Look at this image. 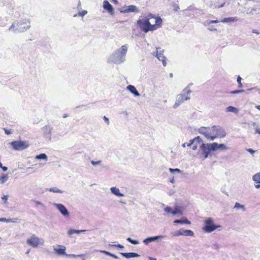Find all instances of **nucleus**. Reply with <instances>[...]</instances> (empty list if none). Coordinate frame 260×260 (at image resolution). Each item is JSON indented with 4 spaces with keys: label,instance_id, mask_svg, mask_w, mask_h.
<instances>
[{
    "label": "nucleus",
    "instance_id": "13d9d810",
    "mask_svg": "<svg viewBox=\"0 0 260 260\" xmlns=\"http://www.w3.org/2000/svg\"><path fill=\"white\" fill-rule=\"evenodd\" d=\"M36 204L37 205H41V203L40 202H38V201H36Z\"/></svg>",
    "mask_w": 260,
    "mask_h": 260
},
{
    "label": "nucleus",
    "instance_id": "0e129e2a",
    "mask_svg": "<svg viewBox=\"0 0 260 260\" xmlns=\"http://www.w3.org/2000/svg\"><path fill=\"white\" fill-rule=\"evenodd\" d=\"M225 134H224V135H223L222 136H220V137H224V136H225Z\"/></svg>",
    "mask_w": 260,
    "mask_h": 260
},
{
    "label": "nucleus",
    "instance_id": "b1692460",
    "mask_svg": "<svg viewBox=\"0 0 260 260\" xmlns=\"http://www.w3.org/2000/svg\"><path fill=\"white\" fill-rule=\"evenodd\" d=\"M127 47L126 45H123L120 48V51L122 55H125L126 53Z\"/></svg>",
    "mask_w": 260,
    "mask_h": 260
},
{
    "label": "nucleus",
    "instance_id": "e2e57ef3",
    "mask_svg": "<svg viewBox=\"0 0 260 260\" xmlns=\"http://www.w3.org/2000/svg\"><path fill=\"white\" fill-rule=\"evenodd\" d=\"M2 164L0 162V168H2Z\"/></svg>",
    "mask_w": 260,
    "mask_h": 260
},
{
    "label": "nucleus",
    "instance_id": "69168bd1",
    "mask_svg": "<svg viewBox=\"0 0 260 260\" xmlns=\"http://www.w3.org/2000/svg\"><path fill=\"white\" fill-rule=\"evenodd\" d=\"M256 125V123H253V125Z\"/></svg>",
    "mask_w": 260,
    "mask_h": 260
},
{
    "label": "nucleus",
    "instance_id": "603ef678",
    "mask_svg": "<svg viewBox=\"0 0 260 260\" xmlns=\"http://www.w3.org/2000/svg\"><path fill=\"white\" fill-rule=\"evenodd\" d=\"M252 32L256 34H259L258 31L257 30H256V29H253Z\"/></svg>",
    "mask_w": 260,
    "mask_h": 260
},
{
    "label": "nucleus",
    "instance_id": "473e14b6",
    "mask_svg": "<svg viewBox=\"0 0 260 260\" xmlns=\"http://www.w3.org/2000/svg\"><path fill=\"white\" fill-rule=\"evenodd\" d=\"M244 91V90H236L231 91L230 93L237 94V93L243 92Z\"/></svg>",
    "mask_w": 260,
    "mask_h": 260
},
{
    "label": "nucleus",
    "instance_id": "dca6fc26",
    "mask_svg": "<svg viewBox=\"0 0 260 260\" xmlns=\"http://www.w3.org/2000/svg\"><path fill=\"white\" fill-rule=\"evenodd\" d=\"M174 222L175 223H181V224H190L191 222L187 219L186 217H183L181 219L179 220L177 219L175 220Z\"/></svg>",
    "mask_w": 260,
    "mask_h": 260
},
{
    "label": "nucleus",
    "instance_id": "423d86ee",
    "mask_svg": "<svg viewBox=\"0 0 260 260\" xmlns=\"http://www.w3.org/2000/svg\"><path fill=\"white\" fill-rule=\"evenodd\" d=\"M27 243L30 246L37 247L39 245H42L44 241L42 239H40L35 235H32L29 238L27 239Z\"/></svg>",
    "mask_w": 260,
    "mask_h": 260
},
{
    "label": "nucleus",
    "instance_id": "c9c22d12",
    "mask_svg": "<svg viewBox=\"0 0 260 260\" xmlns=\"http://www.w3.org/2000/svg\"><path fill=\"white\" fill-rule=\"evenodd\" d=\"M85 255V254H78V255H76V254H71L70 256L72 257H82V256H84Z\"/></svg>",
    "mask_w": 260,
    "mask_h": 260
},
{
    "label": "nucleus",
    "instance_id": "9b49d317",
    "mask_svg": "<svg viewBox=\"0 0 260 260\" xmlns=\"http://www.w3.org/2000/svg\"><path fill=\"white\" fill-rule=\"evenodd\" d=\"M124 13H128V12H138L139 11L138 8L136 6L134 5H130L123 7Z\"/></svg>",
    "mask_w": 260,
    "mask_h": 260
},
{
    "label": "nucleus",
    "instance_id": "4be33fe9",
    "mask_svg": "<svg viewBox=\"0 0 260 260\" xmlns=\"http://www.w3.org/2000/svg\"><path fill=\"white\" fill-rule=\"evenodd\" d=\"M8 179V175L7 174H3L0 177V183L3 184L6 182Z\"/></svg>",
    "mask_w": 260,
    "mask_h": 260
},
{
    "label": "nucleus",
    "instance_id": "aec40b11",
    "mask_svg": "<svg viewBox=\"0 0 260 260\" xmlns=\"http://www.w3.org/2000/svg\"><path fill=\"white\" fill-rule=\"evenodd\" d=\"M254 181L257 183H260V172L254 175L252 177Z\"/></svg>",
    "mask_w": 260,
    "mask_h": 260
},
{
    "label": "nucleus",
    "instance_id": "3c124183",
    "mask_svg": "<svg viewBox=\"0 0 260 260\" xmlns=\"http://www.w3.org/2000/svg\"><path fill=\"white\" fill-rule=\"evenodd\" d=\"M110 256L113 257L114 258H116V259H117L118 258L117 255H115L114 254H110Z\"/></svg>",
    "mask_w": 260,
    "mask_h": 260
},
{
    "label": "nucleus",
    "instance_id": "20e7f679",
    "mask_svg": "<svg viewBox=\"0 0 260 260\" xmlns=\"http://www.w3.org/2000/svg\"><path fill=\"white\" fill-rule=\"evenodd\" d=\"M205 226L203 228V230L206 233H211L218 228H220L219 225L214 224L213 220L211 218H208L205 221Z\"/></svg>",
    "mask_w": 260,
    "mask_h": 260
},
{
    "label": "nucleus",
    "instance_id": "052dcab7",
    "mask_svg": "<svg viewBox=\"0 0 260 260\" xmlns=\"http://www.w3.org/2000/svg\"><path fill=\"white\" fill-rule=\"evenodd\" d=\"M209 29H210V30H216V29H215V28H213V27H211V28H209Z\"/></svg>",
    "mask_w": 260,
    "mask_h": 260
},
{
    "label": "nucleus",
    "instance_id": "0eeeda50",
    "mask_svg": "<svg viewBox=\"0 0 260 260\" xmlns=\"http://www.w3.org/2000/svg\"><path fill=\"white\" fill-rule=\"evenodd\" d=\"M181 235L186 236H193L194 235V233L193 231L190 230H183L181 229L176 231L174 234V236H179Z\"/></svg>",
    "mask_w": 260,
    "mask_h": 260
},
{
    "label": "nucleus",
    "instance_id": "6e6d98bb",
    "mask_svg": "<svg viewBox=\"0 0 260 260\" xmlns=\"http://www.w3.org/2000/svg\"><path fill=\"white\" fill-rule=\"evenodd\" d=\"M224 3H223L222 4H221V5L220 6H217L218 8H220V7H222L224 6Z\"/></svg>",
    "mask_w": 260,
    "mask_h": 260
},
{
    "label": "nucleus",
    "instance_id": "79ce46f5",
    "mask_svg": "<svg viewBox=\"0 0 260 260\" xmlns=\"http://www.w3.org/2000/svg\"><path fill=\"white\" fill-rule=\"evenodd\" d=\"M179 9V7L177 5H174V10L175 11H178V10Z\"/></svg>",
    "mask_w": 260,
    "mask_h": 260
},
{
    "label": "nucleus",
    "instance_id": "09e8293b",
    "mask_svg": "<svg viewBox=\"0 0 260 260\" xmlns=\"http://www.w3.org/2000/svg\"><path fill=\"white\" fill-rule=\"evenodd\" d=\"M256 133L260 134V128L257 127L255 128Z\"/></svg>",
    "mask_w": 260,
    "mask_h": 260
},
{
    "label": "nucleus",
    "instance_id": "2f4dec72",
    "mask_svg": "<svg viewBox=\"0 0 260 260\" xmlns=\"http://www.w3.org/2000/svg\"><path fill=\"white\" fill-rule=\"evenodd\" d=\"M234 208L238 209L240 208L244 209V206L243 205H240L239 203L237 202L235 205Z\"/></svg>",
    "mask_w": 260,
    "mask_h": 260
},
{
    "label": "nucleus",
    "instance_id": "8fccbe9b",
    "mask_svg": "<svg viewBox=\"0 0 260 260\" xmlns=\"http://www.w3.org/2000/svg\"><path fill=\"white\" fill-rule=\"evenodd\" d=\"M100 161H91V164L93 165L99 164H100Z\"/></svg>",
    "mask_w": 260,
    "mask_h": 260
},
{
    "label": "nucleus",
    "instance_id": "39448f33",
    "mask_svg": "<svg viewBox=\"0 0 260 260\" xmlns=\"http://www.w3.org/2000/svg\"><path fill=\"white\" fill-rule=\"evenodd\" d=\"M13 148L15 150H22L28 147L29 144L26 141H14L10 143Z\"/></svg>",
    "mask_w": 260,
    "mask_h": 260
},
{
    "label": "nucleus",
    "instance_id": "c03bdc74",
    "mask_svg": "<svg viewBox=\"0 0 260 260\" xmlns=\"http://www.w3.org/2000/svg\"><path fill=\"white\" fill-rule=\"evenodd\" d=\"M104 119L107 123V124L109 123V119L107 117L104 116Z\"/></svg>",
    "mask_w": 260,
    "mask_h": 260
},
{
    "label": "nucleus",
    "instance_id": "ea45409f",
    "mask_svg": "<svg viewBox=\"0 0 260 260\" xmlns=\"http://www.w3.org/2000/svg\"><path fill=\"white\" fill-rule=\"evenodd\" d=\"M2 200L5 201V203H7V200H8V196L6 195H4L2 197Z\"/></svg>",
    "mask_w": 260,
    "mask_h": 260
},
{
    "label": "nucleus",
    "instance_id": "58836bf2",
    "mask_svg": "<svg viewBox=\"0 0 260 260\" xmlns=\"http://www.w3.org/2000/svg\"><path fill=\"white\" fill-rule=\"evenodd\" d=\"M4 131H5V134H7V135H10L11 134V132L10 130H9V129H7L5 128H4Z\"/></svg>",
    "mask_w": 260,
    "mask_h": 260
},
{
    "label": "nucleus",
    "instance_id": "bb28decb",
    "mask_svg": "<svg viewBox=\"0 0 260 260\" xmlns=\"http://www.w3.org/2000/svg\"><path fill=\"white\" fill-rule=\"evenodd\" d=\"M19 219L17 218H9V219H7V222H19Z\"/></svg>",
    "mask_w": 260,
    "mask_h": 260
},
{
    "label": "nucleus",
    "instance_id": "393cba45",
    "mask_svg": "<svg viewBox=\"0 0 260 260\" xmlns=\"http://www.w3.org/2000/svg\"><path fill=\"white\" fill-rule=\"evenodd\" d=\"M226 111L228 112H234V113L238 112V109L233 106H229V107H227Z\"/></svg>",
    "mask_w": 260,
    "mask_h": 260
},
{
    "label": "nucleus",
    "instance_id": "cd10ccee",
    "mask_svg": "<svg viewBox=\"0 0 260 260\" xmlns=\"http://www.w3.org/2000/svg\"><path fill=\"white\" fill-rule=\"evenodd\" d=\"M80 233V231H78V230H73V229H70L69 230L68 233L69 235H72L73 234H75V233Z\"/></svg>",
    "mask_w": 260,
    "mask_h": 260
},
{
    "label": "nucleus",
    "instance_id": "864d4df0",
    "mask_svg": "<svg viewBox=\"0 0 260 260\" xmlns=\"http://www.w3.org/2000/svg\"><path fill=\"white\" fill-rule=\"evenodd\" d=\"M4 171H6L8 170V168L6 167H3L2 166V168H1Z\"/></svg>",
    "mask_w": 260,
    "mask_h": 260
},
{
    "label": "nucleus",
    "instance_id": "a19ab883",
    "mask_svg": "<svg viewBox=\"0 0 260 260\" xmlns=\"http://www.w3.org/2000/svg\"><path fill=\"white\" fill-rule=\"evenodd\" d=\"M220 22L219 20H211L209 21V23H217Z\"/></svg>",
    "mask_w": 260,
    "mask_h": 260
},
{
    "label": "nucleus",
    "instance_id": "4d7b16f0",
    "mask_svg": "<svg viewBox=\"0 0 260 260\" xmlns=\"http://www.w3.org/2000/svg\"><path fill=\"white\" fill-rule=\"evenodd\" d=\"M255 187L256 188H259L260 187V185L259 184L255 185Z\"/></svg>",
    "mask_w": 260,
    "mask_h": 260
},
{
    "label": "nucleus",
    "instance_id": "f3484780",
    "mask_svg": "<svg viewBox=\"0 0 260 260\" xmlns=\"http://www.w3.org/2000/svg\"><path fill=\"white\" fill-rule=\"evenodd\" d=\"M120 254L126 258L134 257H137V256H139L138 253H135V252H129V253L121 252Z\"/></svg>",
    "mask_w": 260,
    "mask_h": 260
},
{
    "label": "nucleus",
    "instance_id": "412c9836",
    "mask_svg": "<svg viewBox=\"0 0 260 260\" xmlns=\"http://www.w3.org/2000/svg\"><path fill=\"white\" fill-rule=\"evenodd\" d=\"M66 247L63 246L62 248L55 249V251L59 254H65Z\"/></svg>",
    "mask_w": 260,
    "mask_h": 260
},
{
    "label": "nucleus",
    "instance_id": "9d476101",
    "mask_svg": "<svg viewBox=\"0 0 260 260\" xmlns=\"http://www.w3.org/2000/svg\"><path fill=\"white\" fill-rule=\"evenodd\" d=\"M56 207L63 215L65 216H69V212L64 205L58 204L56 205Z\"/></svg>",
    "mask_w": 260,
    "mask_h": 260
},
{
    "label": "nucleus",
    "instance_id": "ddd939ff",
    "mask_svg": "<svg viewBox=\"0 0 260 260\" xmlns=\"http://www.w3.org/2000/svg\"><path fill=\"white\" fill-rule=\"evenodd\" d=\"M156 56L159 60L162 61L163 65L164 66H166L167 61L166 60V58L163 54V51H161V52H158V51L157 50Z\"/></svg>",
    "mask_w": 260,
    "mask_h": 260
},
{
    "label": "nucleus",
    "instance_id": "49530a36",
    "mask_svg": "<svg viewBox=\"0 0 260 260\" xmlns=\"http://www.w3.org/2000/svg\"><path fill=\"white\" fill-rule=\"evenodd\" d=\"M114 246L119 248H123L124 247L121 244H117Z\"/></svg>",
    "mask_w": 260,
    "mask_h": 260
},
{
    "label": "nucleus",
    "instance_id": "2eb2a0df",
    "mask_svg": "<svg viewBox=\"0 0 260 260\" xmlns=\"http://www.w3.org/2000/svg\"><path fill=\"white\" fill-rule=\"evenodd\" d=\"M127 89L132 93H133L135 96H139L140 94L138 91L137 90L136 87L132 85H128L127 86Z\"/></svg>",
    "mask_w": 260,
    "mask_h": 260
},
{
    "label": "nucleus",
    "instance_id": "680f3d73",
    "mask_svg": "<svg viewBox=\"0 0 260 260\" xmlns=\"http://www.w3.org/2000/svg\"><path fill=\"white\" fill-rule=\"evenodd\" d=\"M150 260H156V259L154 258H150Z\"/></svg>",
    "mask_w": 260,
    "mask_h": 260
},
{
    "label": "nucleus",
    "instance_id": "a18cd8bd",
    "mask_svg": "<svg viewBox=\"0 0 260 260\" xmlns=\"http://www.w3.org/2000/svg\"><path fill=\"white\" fill-rule=\"evenodd\" d=\"M247 151L251 154H253L255 152V151L251 149H248Z\"/></svg>",
    "mask_w": 260,
    "mask_h": 260
},
{
    "label": "nucleus",
    "instance_id": "e433bc0d",
    "mask_svg": "<svg viewBox=\"0 0 260 260\" xmlns=\"http://www.w3.org/2000/svg\"><path fill=\"white\" fill-rule=\"evenodd\" d=\"M165 211L167 213H172V209L170 207H167L166 208H165Z\"/></svg>",
    "mask_w": 260,
    "mask_h": 260
},
{
    "label": "nucleus",
    "instance_id": "1a4fd4ad",
    "mask_svg": "<svg viewBox=\"0 0 260 260\" xmlns=\"http://www.w3.org/2000/svg\"><path fill=\"white\" fill-rule=\"evenodd\" d=\"M209 150H212L213 151L216 150L217 149L226 150L228 149L226 146L223 144H218L216 142L210 144L209 145Z\"/></svg>",
    "mask_w": 260,
    "mask_h": 260
},
{
    "label": "nucleus",
    "instance_id": "72a5a7b5",
    "mask_svg": "<svg viewBox=\"0 0 260 260\" xmlns=\"http://www.w3.org/2000/svg\"><path fill=\"white\" fill-rule=\"evenodd\" d=\"M181 213V211L178 209V208H175V210H172V214H173V215H176L177 214H178V213Z\"/></svg>",
    "mask_w": 260,
    "mask_h": 260
},
{
    "label": "nucleus",
    "instance_id": "4468645a",
    "mask_svg": "<svg viewBox=\"0 0 260 260\" xmlns=\"http://www.w3.org/2000/svg\"><path fill=\"white\" fill-rule=\"evenodd\" d=\"M162 236H157L155 237H149L144 240L143 243L148 245L149 243L154 241L155 240L162 238Z\"/></svg>",
    "mask_w": 260,
    "mask_h": 260
},
{
    "label": "nucleus",
    "instance_id": "5fc2aeb1",
    "mask_svg": "<svg viewBox=\"0 0 260 260\" xmlns=\"http://www.w3.org/2000/svg\"><path fill=\"white\" fill-rule=\"evenodd\" d=\"M255 108L258 109V110H260V105H257L255 106Z\"/></svg>",
    "mask_w": 260,
    "mask_h": 260
},
{
    "label": "nucleus",
    "instance_id": "7ed1b4c3",
    "mask_svg": "<svg viewBox=\"0 0 260 260\" xmlns=\"http://www.w3.org/2000/svg\"><path fill=\"white\" fill-rule=\"evenodd\" d=\"M194 142H197L199 143L200 148L203 151V154L205 158L208 157L209 153L212 150H209V145L210 144H205L203 143L202 139L199 137H196L193 139L190 140L189 143L187 144V146L190 147Z\"/></svg>",
    "mask_w": 260,
    "mask_h": 260
},
{
    "label": "nucleus",
    "instance_id": "f03ea898",
    "mask_svg": "<svg viewBox=\"0 0 260 260\" xmlns=\"http://www.w3.org/2000/svg\"><path fill=\"white\" fill-rule=\"evenodd\" d=\"M199 132L207 139L211 140H213L219 137V134L217 133V129L215 126L211 128L204 127H201L199 129Z\"/></svg>",
    "mask_w": 260,
    "mask_h": 260
},
{
    "label": "nucleus",
    "instance_id": "f704fd0d",
    "mask_svg": "<svg viewBox=\"0 0 260 260\" xmlns=\"http://www.w3.org/2000/svg\"><path fill=\"white\" fill-rule=\"evenodd\" d=\"M191 145H193L192 146V149L196 150L197 149L198 147L199 146V144L197 142H194Z\"/></svg>",
    "mask_w": 260,
    "mask_h": 260
},
{
    "label": "nucleus",
    "instance_id": "338daca9",
    "mask_svg": "<svg viewBox=\"0 0 260 260\" xmlns=\"http://www.w3.org/2000/svg\"><path fill=\"white\" fill-rule=\"evenodd\" d=\"M45 128L47 129V128H48V127H47V126H46L45 127Z\"/></svg>",
    "mask_w": 260,
    "mask_h": 260
},
{
    "label": "nucleus",
    "instance_id": "6ab92c4d",
    "mask_svg": "<svg viewBox=\"0 0 260 260\" xmlns=\"http://www.w3.org/2000/svg\"><path fill=\"white\" fill-rule=\"evenodd\" d=\"M111 190L113 194H115L118 197L123 196V194L120 192L119 189L115 187H113L111 188Z\"/></svg>",
    "mask_w": 260,
    "mask_h": 260
},
{
    "label": "nucleus",
    "instance_id": "bf43d9fd",
    "mask_svg": "<svg viewBox=\"0 0 260 260\" xmlns=\"http://www.w3.org/2000/svg\"><path fill=\"white\" fill-rule=\"evenodd\" d=\"M209 29H210V30H216V29H215V28H213V27H211V28H209Z\"/></svg>",
    "mask_w": 260,
    "mask_h": 260
},
{
    "label": "nucleus",
    "instance_id": "6e6552de",
    "mask_svg": "<svg viewBox=\"0 0 260 260\" xmlns=\"http://www.w3.org/2000/svg\"><path fill=\"white\" fill-rule=\"evenodd\" d=\"M189 99V98L185 93H182V94H179L178 95L176 102L174 105V108L177 107L182 103H183V102H184L186 100H187Z\"/></svg>",
    "mask_w": 260,
    "mask_h": 260
},
{
    "label": "nucleus",
    "instance_id": "5701e85b",
    "mask_svg": "<svg viewBox=\"0 0 260 260\" xmlns=\"http://www.w3.org/2000/svg\"><path fill=\"white\" fill-rule=\"evenodd\" d=\"M36 159H47V156L46 154L45 153H41L39 155H37L35 157Z\"/></svg>",
    "mask_w": 260,
    "mask_h": 260
},
{
    "label": "nucleus",
    "instance_id": "37998d69",
    "mask_svg": "<svg viewBox=\"0 0 260 260\" xmlns=\"http://www.w3.org/2000/svg\"><path fill=\"white\" fill-rule=\"evenodd\" d=\"M0 221L7 222V219H6V218H0Z\"/></svg>",
    "mask_w": 260,
    "mask_h": 260
},
{
    "label": "nucleus",
    "instance_id": "c756f323",
    "mask_svg": "<svg viewBox=\"0 0 260 260\" xmlns=\"http://www.w3.org/2000/svg\"><path fill=\"white\" fill-rule=\"evenodd\" d=\"M242 78L240 77V76H238L237 77V82L239 84L238 87L239 88H241L243 87V84L241 83Z\"/></svg>",
    "mask_w": 260,
    "mask_h": 260
},
{
    "label": "nucleus",
    "instance_id": "c85d7f7f",
    "mask_svg": "<svg viewBox=\"0 0 260 260\" xmlns=\"http://www.w3.org/2000/svg\"><path fill=\"white\" fill-rule=\"evenodd\" d=\"M127 240L131 242L132 244L135 245L139 244V242L138 241L133 240L130 237L127 238Z\"/></svg>",
    "mask_w": 260,
    "mask_h": 260
},
{
    "label": "nucleus",
    "instance_id": "4c0bfd02",
    "mask_svg": "<svg viewBox=\"0 0 260 260\" xmlns=\"http://www.w3.org/2000/svg\"><path fill=\"white\" fill-rule=\"evenodd\" d=\"M86 13H87V11H86L84 10V11H82V12H79V14H78V15H79V16H84Z\"/></svg>",
    "mask_w": 260,
    "mask_h": 260
},
{
    "label": "nucleus",
    "instance_id": "7c9ffc66",
    "mask_svg": "<svg viewBox=\"0 0 260 260\" xmlns=\"http://www.w3.org/2000/svg\"><path fill=\"white\" fill-rule=\"evenodd\" d=\"M169 171L172 173H175V172H177V173H180L181 172V170L180 169H179L170 168L169 169Z\"/></svg>",
    "mask_w": 260,
    "mask_h": 260
},
{
    "label": "nucleus",
    "instance_id": "de8ad7c7",
    "mask_svg": "<svg viewBox=\"0 0 260 260\" xmlns=\"http://www.w3.org/2000/svg\"><path fill=\"white\" fill-rule=\"evenodd\" d=\"M102 252H103V253H105V254H107V255H110V254H112V253H110V252H107V251H105V250L102 251Z\"/></svg>",
    "mask_w": 260,
    "mask_h": 260
},
{
    "label": "nucleus",
    "instance_id": "a211bd4d",
    "mask_svg": "<svg viewBox=\"0 0 260 260\" xmlns=\"http://www.w3.org/2000/svg\"><path fill=\"white\" fill-rule=\"evenodd\" d=\"M238 21V18L236 17H229L225 18L222 19L220 22L223 23H227V22H236Z\"/></svg>",
    "mask_w": 260,
    "mask_h": 260
},
{
    "label": "nucleus",
    "instance_id": "a878e982",
    "mask_svg": "<svg viewBox=\"0 0 260 260\" xmlns=\"http://www.w3.org/2000/svg\"><path fill=\"white\" fill-rule=\"evenodd\" d=\"M48 190L50 192H54V193H61L62 192V191L60 189H59L58 188H57L56 187L50 188L48 189Z\"/></svg>",
    "mask_w": 260,
    "mask_h": 260
},
{
    "label": "nucleus",
    "instance_id": "f257e3e1",
    "mask_svg": "<svg viewBox=\"0 0 260 260\" xmlns=\"http://www.w3.org/2000/svg\"><path fill=\"white\" fill-rule=\"evenodd\" d=\"M162 20L159 16H155L152 14H148L145 17L139 19L137 24L144 32L155 30L161 26Z\"/></svg>",
    "mask_w": 260,
    "mask_h": 260
},
{
    "label": "nucleus",
    "instance_id": "f8f14e48",
    "mask_svg": "<svg viewBox=\"0 0 260 260\" xmlns=\"http://www.w3.org/2000/svg\"><path fill=\"white\" fill-rule=\"evenodd\" d=\"M103 8L104 9L107 10L110 14H113L114 12L112 6L107 1H104Z\"/></svg>",
    "mask_w": 260,
    "mask_h": 260
}]
</instances>
